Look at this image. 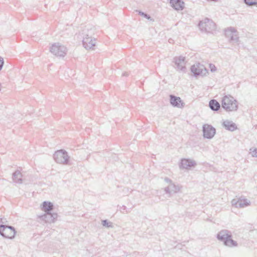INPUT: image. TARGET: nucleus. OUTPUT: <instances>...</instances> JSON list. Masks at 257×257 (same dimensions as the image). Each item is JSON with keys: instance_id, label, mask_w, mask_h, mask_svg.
I'll list each match as a JSON object with an SVG mask.
<instances>
[{"instance_id": "nucleus-1", "label": "nucleus", "mask_w": 257, "mask_h": 257, "mask_svg": "<svg viewBox=\"0 0 257 257\" xmlns=\"http://www.w3.org/2000/svg\"><path fill=\"white\" fill-rule=\"evenodd\" d=\"M94 30L90 25L85 26L82 31L83 36L82 44L83 47L87 50H94L95 46V39L92 38Z\"/></svg>"}, {"instance_id": "nucleus-2", "label": "nucleus", "mask_w": 257, "mask_h": 257, "mask_svg": "<svg viewBox=\"0 0 257 257\" xmlns=\"http://www.w3.org/2000/svg\"><path fill=\"white\" fill-rule=\"evenodd\" d=\"M217 238L223 242L224 244L229 247L236 246L237 243L233 240L231 232L227 229L220 230L217 234Z\"/></svg>"}, {"instance_id": "nucleus-3", "label": "nucleus", "mask_w": 257, "mask_h": 257, "mask_svg": "<svg viewBox=\"0 0 257 257\" xmlns=\"http://www.w3.org/2000/svg\"><path fill=\"white\" fill-rule=\"evenodd\" d=\"M222 107L226 111H235L238 109L237 101L230 95H225L221 100Z\"/></svg>"}, {"instance_id": "nucleus-4", "label": "nucleus", "mask_w": 257, "mask_h": 257, "mask_svg": "<svg viewBox=\"0 0 257 257\" xmlns=\"http://www.w3.org/2000/svg\"><path fill=\"white\" fill-rule=\"evenodd\" d=\"M198 27L202 32L213 34L216 29V26L211 20L205 18L200 21L198 24Z\"/></svg>"}, {"instance_id": "nucleus-5", "label": "nucleus", "mask_w": 257, "mask_h": 257, "mask_svg": "<svg viewBox=\"0 0 257 257\" xmlns=\"http://www.w3.org/2000/svg\"><path fill=\"white\" fill-rule=\"evenodd\" d=\"M53 158L56 162L63 165L68 164L70 159L68 153L62 149L56 151L53 155Z\"/></svg>"}, {"instance_id": "nucleus-6", "label": "nucleus", "mask_w": 257, "mask_h": 257, "mask_svg": "<svg viewBox=\"0 0 257 257\" xmlns=\"http://www.w3.org/2000/svg\"><path fill=\"white\" fill-rule=\"evenodd\" d=\"M50 51L53 55L56 56L63 57L66 54L67 48L64 46L57 43H54L52 45Z\"/></svg>"}, {"instance_id": "nucleus-7", "label": "nucleus", "mask_w": 257, "mask_h": 257, "mask_svg": "<svg viewBox=\"0 0 257 257\" xmlns=\"http://www.w3.org/2000/svg\"><path fill=\"white\" fill-rule=\"evenodd\" d=\"M15 228L12 226L0 225V234L5 238H13L16 234Z\"/></svg>"}, {"instance_id": "nucleus-8", "label": "nucleus", "mask_w": 257, "mask_h": 257, "mask_svg": "<svg viewBox=\"0 0 257 257\" xmlns=\"http://www.w3.org/2000/svg\"><path fill=\"white\" fill-rule=\"evenodd\" d=\"M225 35L228 38L230 43L239 45V37L236 30L233 27L227 29L225 32Z\"/></svg>"}, {"instance_id": "nucleus-9", "label": "nucleus", "mask_w": 257, "mask_h": 257, "mask_svg": "<svg viewBox=\"0 0 257 257\" xmlns=\"http://www.w3.org/2000/svg\"><path fill=\"white\" fill-rule=\"evenodd\" d=\"M191 71L195 76H204L207 73V70L205 66L199 63L192 65L191 67Z\"/></svg>"}, {"instance_id": "nucleus-10", "label": "nucleus", "mask_w": 257, "mask_h": 257, "mask_svg": "<svg viewBox=\"0 0 257 257\" xmlns=\"http://www.w3.org/2000/svg\"><path fill=\"white\" fill-rule=\"evenodd\" d=\"M202 131L204 138L212 139L216 134L215 128L210 124H205L203 125Z\"/></svg>"}, {"instance_id": "nucleus-11", "label": "nucleus", "mask_w": 257, "mask_h": 257, "mask_svg": "<svg viewBox=\"0 0 257 257\" xmlns=\"http://www.w3.org/2000/svg\"><path fill=\"white\" fill-rule=\"evenodd\" d=\"M173 62H174L176 65V68L179 71H182L183 72H185V57L180 56L179 57H175L173 59Z\"/></svg>"}, {"instance_id": "nucleus-12", "label": "nucleus", "mask_w": 257, "mask_h": 257, "mask_svg": "<svg viewBox=\"0 0 257 257\" xmlns=\"http://www.w3.org/2000/svg\"><path fill=\"white\" fill-rule=\"evenodd\" d=\"M231 204L236 208H244L250 204V201L247 199L240 197L237 199H233L231 201Z\"/></svg>"}, {"instance_id": "nucleus-13", "label": "nucleus", "mask_w": 257, "mask_h": 257, "mask_svg": "<svg viewBox=\"0 0 257 257\" xmlns=\"http://www.w3.org/2000/svg\"><path fill=\"white\" fill-rule=\"evenodd\" d=\"M196 165V163L194 160L189 159H182L179 164L181 169H185L190 170L192 167Z\"/></svg>"}, {"instance_id": "nucleus-14", "label": "nucleus", "mask_w": 257, "mask_h": 257, "mask_svg": "<svg viewBox=\"0 0 257 257\" xmlns=\"http://www.w3.org/2000/svg\"><path fill=\"white\" fill-rule=\"evenodd\" d=\"M170 97V102L171 104L176 107L183 108L185 103L180 97L176 96L173 94H171Z\"/></svg>"}, {"instance_id": "nucleus-15", "label": "nucleus", "mask_w": 257, "mask_h": 257, "mask_svg": "<svg viewBox=\"0 0 257 257\" xmlns=\"http://www.w3.org/2000/svg\"><path fill=\"white\" fill-rule=\"evenodd\" d=\"M58 217V215L56 213H52L51 212L45 213L44 215L40 216V218L45 221L46 222L52 223L54 222Z\"/></svg>"}, {"instance_id": "nucleus-16", "label": "nucleus", "mask_w": 257, "mask_h": 257, "mask_svg": "<svg viewBox=\"0 0 257 257\" xmlns=\"http://www.w3.org/2000/svg\"><path fill=\"white\" fill-rule=\"evenodd\" d=\"M181 187L178 185H175L172 183L169 184L167 187H165L164 191L166 194L169 195L170 197L173 193H176L180 190Z\"/></svg>"}, {"instance_id": "nucleus-17", "label": "nucleus", "mask_w": 257, "mask_h": 257, "mask_svg": "<svg viewBox=\"0 0 257 257\" xmlns=\"http://www.w3.org/2000/svg\"><path fill=\"white\" fill-rule=\"evenodd\" d=\"M170 4L176 11H182L184 9V3L182 0H170Z\"/></svg>"}, {"instance_id": "nucleus-18", "label": "nucleus", "mask_w": 257, "mask_h": 257, "mask_svg": "<svg viewBox=\"0 0 257 257\" xmlns=\"http://www.w3.org/2000/svg\"><path fill=\"white\" fill-rule=\"evenodd\" d=\"M222 126L226 130L231 132H233L237 128L236 124L229 120H224L222 123Z\"/></svg>"}, {"instance_id": "nucleus-19", "label": "nucleus", "mask_w": 257, "mask_h": 257, "mask_svg": "<svg viewBox=\"0 0 257 257\" xmlns=\"http://www.w3.org/2000/svg\"><path fill=\"white\" fill-rule=\"evenodd\" d=\"M22 177L21 172L17 170L13 174V180L15 183L21 184L23 183Z\"/></svg>"}, {"instance_id": "nucleus-20", "label": "nucleus", "mask_w": 257, "mask_h": 257, "mask_svg": "<svg viewBox=\"0 0 257 257\" xmlns=\"http://www.w3.org/2000/svg\"><path fill=\"white\" fill-rule=\"evenodd\" d=\"M42 209L45 213L50 212L53 209V204L50 202L44 201L43 203Z\"/></svg>"}, {"instance_id": "nucleus-21", "label": "nucleus", "mask_w": 257, "mask_h": 257, "mask_svg": "<svg viewBox=\"0 0 257 257\" xmlns=\"http://www.w3.org/2000/svg\"><path fill=\"white\" fill-rule=\"evenodd\" d=\"M209 106L213 111H217L220 108V103L215 99H212L209 102Z\"/></svg>"}, {"instance_id": "nucleus-22", "label": "nucleus", "mask_w": 257, "mask_h": 257, "mask_svg": "<svg viewBox=\"0 0 257 257\" xmlns=\"http://www.w3.org/2000/svg\"><path fill=\"white\" fill-rule=\"evenodd\" d=\"M244 3L247 6H254L257 7V0H243Z\"/></svg>"}, {"instance_id": "nucleus-23", "label": "nucleus", "mask_w": 257, "mask_h": 257, "mask_svg": "<svg viewBox=\"0 0 257 257\" xmlns=\"http://www.w3.org/2000/svg\"><path fill=\"white\" fill-rule=\"evenodd\" d=\"M102 225L107 228H112V223L111 222H108L107 220H102L101 221Z\"/></svg>"}, {"instance_id": "nucleus-24", "label": "nucleus", "mask_w": 257, "mask_h": 257, "mask_svg": "<svg viewBox=\"0 0 257 257\" xmlns=\"http://www.w3.org/2000/svg\"><path fill=\"white\" fill-rule=\"evenodd\" d=\"M249 153L253 157H257V148H250Z\"/></svg>"}, {"instance_id": "nucleus-25", "label": "nucleus", "mask_w": 257, "mask_h": 257, "mask_svg": "<svg viewBox=\"0 0 257 257\" xmlns=\"http://www.w3.org/2000/svg\"><path fill=\"white\" fill-rule=\"evenodd\" d=\"M138 13L140 15L144 17V18L147 19L148 20H151V17L147 14L145 13L140 11H138Z\"/></svg>"}, {"instance_id": "nucleus-26", "label": "nucleus", "mask_w": 257, "mask_h": 257, "mask_svg": "<svg viewBox=\"0 0 257 257\" xmlns=\"http://www.w3.org/2000/svg\"><path fill=\"white\" fill-rule=\"evenodd\" d=\"M4 64V58L0 56V71L2 70Z\"/></svg>"}, {"instance_id": "nucleus-27", "label": "nucleus", "mask_w": 257, "mask_h": 257, "mask_svg": "<svg viewBox=\"0 0 257 257\" xmlns=\"http://www.w3.org/2000/svg\"><path fill=\"white\" fill-rule=\"evenodd\" d=\"M164 181L167 183H168L169 185V184H171V183H172L173 182L172 181L169 179V178L168 177H165V179H164Z\"/></svg>"}, {"instance_id": "nucleus-28", "label": "nucleus", "mask_w": 257, "mask_h": 257, "mask_svg": "<svg viewBox=\"0 0 257 257\" xmlns=\"http://www.w3.org/2000/svg\"><path fill=\"white\" fill-rule=\"evenodd\" d=\"M210 68L212 72H214L216 70V67L214 65L210 64Z\"/></svg>"}, {"instance_id": "nucleus-29", "label": "nucleus", "mask_w": 257, "mask_h": 257, "mask_svg": "<svg viewBox=\"0 0 257 257\" xmlns=\"http://www.w3.org/2000/svg\"><path fill=\"white\" fill-rule=\"evenodd\" d=\"M121 209H122L123 210H125V213H128V212H129V211H127V210H126V206H124V205H122V206L121 207ZM121 212H122V213H125V212H124V211H121Z\"/></svg>"}, {"instance_id": "nucleus-30", "label": "nucleus", "mask_w": 257, "mask_h": 257, "mask_svg": "<svg viewBox=\"0 0 257 257\" xmlns=\"http://www.w3.org/2000/svg\"><path fill=\"white\" fill-rule=\"evenodd\" d=\"M128 73L125 72H124V73H122V76H128Z\"/></svg>"}, {"instance_id": "nucleus-31", "label": "nucleus", "mask_w": 257, "mask_h": 257, "mask_svg": "<svg viewBox=\"0 0 257 257\" xmlns=\"http://www.w3.org/2000/svg\"><path fill=\"white\" fill-rule=\"evenodd\" d=\"M1 222L2 223H5V221H3V218H1Z\"/></svg>"}]
</instances>
